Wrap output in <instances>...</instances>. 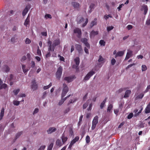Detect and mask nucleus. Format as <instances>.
Segmentation results:
<instances>
[{
    "instance_id": "f257e3e1",
    "label": "nucleus",
    "mask_w": 150,
    "mask_h": 150,
    "mask_svg": "<svg viewBox=\"0 0 150 150\" xmlns=\"http://www.w3.org/2000/svg\"><path fill=\"white\" fill-rule=\"evenodd\" d=\"M60 43V40L59 39H57L54 40L52 45V42L49 40L47 42L48 45L49 46L48 50L54 51L55 47L59 45Z\"/></svg>"
},
{
    "instance_id": "f03ea898",
    "label": "nucleus",
    "mask_w": 150,
    "mask_h": 150,
    "mask_svg": "<svg viewBox=\"0 0 150 150\" xmlns=\"http://www.w3.org/2000/svg\"><path fill=\"white\" fill-rule=\"evenodd\" d=\"M63 88L61 94L62 98H63L66 95L69 91V88L67 85L65 83L63 84Z\"/></svg>"
},
{
    "instance_id": "7ed1b4c3",
    "label": "nucleus",
    "mask_w": 150,
    "mask_h": 150,
    "mask_svg": "<svg viewBox=\"0 0 150 150\" xmlns=\"http://www.w3.org/2000/svg\"><path fill=\"white\" fill-rule=\"evenodd\" d=\"M63 68L61 66L58 67L56 74V78L58 80L60 79L62 73Z\"/></svg>"
},
{
    "instance_id": "20e7f679",
    "label": "nucleus",
    "mask_w": 150,
    "mask_h": 150,
    "mask_svg": "<svg viewBox=\"0 0 150 150\" xmlns=\"http://www.w3.org/2000/svg\"><path fill=\"white\" fill-rule=\"evenodd\" d=\"M98 122V116H96L94 118L92 122L91 129L92 130L95 129L96 127V125Z\"/></svg>"
},
{
    "instance_id": "39448f33",
    "label": "nucleus",
    "mask_w": 150,
    "mask_h": 150,
    "mask_svg": "<svg viewBox=\"0 0 150 150\" xmlns=\"http://www.w3.org/2000/svg\"><path fill=\"white\" fill-rule=\"evenodd\" d=\"M74 32L75 33L77 34V37L80 38L81 35V31L80 29L78 28H76L74 30Z\"/></svg>"
},
{
    "instance_id": "423d86ee",
    "label": "nucleus",
    "mask_w": 150,
    "mask_h": 150,
    "mask_svg": "<svg viewBox=\"0 0 150 150\" xmlns=\"http://www.w3.org/2000/svg\"><path fill=\"white\" fill-rule=\"evenodd\" d=\"M79 137H76L74 139H73L71 142L70 144L69 145L68 148L71 149L72 146L79 140Z\"/></svg>"
},
{
    "instance_id": "0eeeda50",
    "label": "nucleus",
    "mask_w": 150,
    "mask_h": 150,
    "mask_svg": "<svg viewBox=\"0 0 150 150\" xmlns=\"http://www.w3.org/2000/svg\"><path fill=\"white\" fill-rule=\"evenodd\" d=\"M95 74V72L93 71H91L89 72L85 76L84 80L85 81L88 80L93 75Z\"/></svg>"
},
{
    "instance_id": "6e6552de",
    "label": "nucleus",
    "mask_w": 150,
    "mask_h": 150,
    "mask_svg": "<svg viewBox=\"0 0 150 150\" xmlns=\"http://www.w3.org/2000/svg\"><path fill=\"white\" fill-rule=\"evenodd\" d=\"M31 6L30 4L27 5L22 12V15L23 16H25L30 8Z\"/></svg>"
},
{
    "instance_id": "1a4fd4ad",
    "label": "nucleus",
    "mask_w": 150,
    "mask_h": 150,
    "mask_svg": "<svg viewBox=\"0 0 150 150\" xmlns=\"http://www.w3.org/2000/svg\"><path fill=\"white\" fill-rule=\"evenodd\" d=\"M31 88L33 91L36 90L38 88V86L35 80H33L32 81Z\"/></svg>"
},
{
    "instance_id": "9d476101",
    "label": "nucleus",
    "mask_w": 150,
    "mask_h": 150,
    "mask_svg": "<svg viewBox=\"0 0 150 150\" xmlns=\"http://www.w3.org/2000/svg\"><path fill=\"white\" fill-rule=\"evenodd\" d=\"M81 41L88 49L90 48V45L87 42L88 39H87L85 38H83L81 39Z\"/></svg>"
},
{
    "instance_id": "9b49d317",
    "label": "nucleus",
    "mask_w": 150,
    "mask_h": 150,
    "mask_svg": "<svg viewBox=\"0 0 150 150\" xmlns=\"http://www.w3.org/2000/svg\"><path fill=\"white\" fill-rule=\"evenodd\" d=\"M2 70L3 71L7 73L10 71V68L8 66L5 64L2 67Z\"/></svg>"
},
{
    "instance_id": "f8f14e48",
    "label": "nucleus",
    "mask_w": 150,
    "mask_h": 150,
    "mask_svg": "<svg viewBox=\"0 0 150 150\" xmlns=\"http://www.w3.org/2000/svg\"><path fill=\"white\" fill-rule=\"evenodd\" d=\"M57 130V129L55 127H50L47 130V132L48 134H51L55 132Z\"/></svg>"
},
{
    "instance_id": "ddd939ff",
    "label": "nucleus",
    "mask_w": 150,
    "mask_h": 150,
    "mask_svg": "<svg viewBox=\"0 0 150 150\" xmlns=\"http://www.w3.org/2000/svg\"><path fill=\"white\" fill-rule=\"evenodd\" d=\"M75 78L74 76L66 77L64 78V80L68 82L69 83L72 82Z\"/></svg>"
},
{
    "instance_id": "4468645a",
    "label": "nucleus",
    "mask_w": 150,
    "mask_h": 150,
    "mask_svg": "<svg viewBox=\"0 0 150 150\" xmlns=\"http://www.w3.org/2000/svg\"><path fill=\"white\" fill-rule=\"evenodd\" d=\"M22 68L24 74L26 75L27 74V72L29 70V68L27 67L24 64H22Z\"/></svg>"
},
{
    "instance_id": "2eb2a0df",
    "label": "nucleus",
    "mask_w": 150,
    "mask_h": 150,
    "mask_svg": "<svg viewBox=\"0 0 150 150\" xmlns=\"http://www.w3.org/2000/svg\"><path fill=\"white\" fill-rule=\"evenodd\" d=\"M125 60H127L130 58L132 55V52L129 50H128Z\"/></svg>"
},
{
    "instance_id": "dca6fc26",
    "label": "nucleus",
    "mask_w": 150,
    "mask_h": 150,
    "mask_svg": "<svg viewBox=\"0 0 150 150\" xmlns=\"http://www.w3.org/2000/svg\"><path fill=\"white\" fill-rule=\"evenodd\" d=\"M30 17L29 15H28L26 19L25 20L24 25L26 27L29 25Z\"/></svg>"
},
{
    "instance_id": "f3484780",
    "label": "nucleus",
    "mask_w": 150,
    "mask_h": 150,
    "mask_svg": "<svg viewBox=\"0 0 150 150\" xmlns=\"http://www.w3.org/2000/svg\"><path fill=\"white\" fill-rule=\"evenodd\" d=\"M56 144L57 146L60 147L64 144V143L60 139H57L56 142Z\"/></svg>"
},
{
    "instance_id": "a211bd4d",
    "label": "nucleus",
    "mask_w": 150,
    "mask_h": 150,
    "mask_svg": "<svg viewBox=\"0 0 150 150\" xmlns=\"http://www.w3.org/2000/svg\"><path fill=\"white\" fill-rule=\"evenodd\" d=\"M125 52V50L118 52L115 55V57L116 58L117 57H121L124 54Z\"/></svg>"
},
{
    "instance_id": "6ab92c4d",
    "label": "nucleus",
    "mask_w": 150,
    "mask_h": 150,
    "mask_svg": "<svg viewBox=\"0 0 150 150\" xmlns=\"http://www.w3.org/2000/svg\"><path fill=\"white\" fill-rule=\"evenodd\" d=\"M142 10H144V13L145 15L147 13V11L148 10V7L147 6L145 5H143L142 6V8H141Z\"/></svg>"
},
{
    "instance_id": "aec40b11",
    "label": "nucleus",
    "mask_w": 150,
    "mask_h": 150,
    "mask_svg": "<svg viewBox=\"0 0 150 150\" xmlns=\"http://www.w3.org/2000/svg\"><path fill=\"white\" fill-rule=\"evenodd\" d=\"M75 46L76 49L78 50L79 53L82 51V47L81 45L79 44H76Z\"/></svg>"
},
{
    "instance_id": "412c9836",
    "label": "nucleus",
    "mask_w": 150,
    "mask_h": 150,
    "mask_svg": "<svg viewBox=\"0 0 150 150\" xmlns=\"http://www.w3.org/2000/svg\"><path fill=\"white\" fill-rule=\"evenodd\" d=\"M95 6V4H91L89 6V10L88 12L90 13L93 10Z\"/></svg>"
},
{
    "instance_id": "4be33fe9",
    "label": "nucleus",
    "mask_w": 150,
    "mask_h": 150,
    "mask_svg": "<svg viewBox=\"0 0 150 150\" xmlns=\"http://www.w3.org/2000/svg\"><path fill=\"white\" fill-rule=\"evenodd\" d=\"M145 113L146 114L150 112V103L147 105L145 110Z\"/></svg>"
},
{
    "instance_id": "5701e85b",
    "label": "nucleus",
    "mask_w": 150,
    "mask_h": 150,
    "mask_svg": "<svg viewBox=\"0 0 150 150\" xmlns=\"http://www.w3.org/2000/svg\"><path fill=\"white\" fill-rule=\"evenodd\" d=\"M61 139L62 141L64 144L67 141L68 139L67 137L66 136H65L64 134H63L62 136Z\"/></svg>"
},
{
    "instance_id": "b1692460",
    "label": "nucleus",
    "mask_w": 150,
    "mask_h": 150,
    "mask_svg": "<svg viewBox=\"0 0 150 150\" xmlns=\"http://www.w3.org/2000/svg\"><path fill=\"white\" fill-rule=\"evenodd\" d=\"M97 18H95L94 20L92 21L91 23L90 26L91 28L93 26L96 25L97 24Z\"/></svg>"
},
{
    "instance_id": "393cba45",
    "label": "nucleus",
    "mask_w": 150,
    "mask_h": 150,
    "mask_svg": "<svg viewBox=\"0 0 150 150\" xmlns=\"http://www.w3.org/2000/svg\"><path fill=\"white\" fill-rule=\"evenodd\" d=\"M72 5L74 8H78L80 6L79 4L75 2H73L72 3Z\"/></svg>"
},
{
    "instance_id": "a878e982",
    "label": "nucleus",
    "mask_w": 150,
    "mask_h": 150,
    "mask_svg": "<svg viewBox=\"0 0 150 150\" xmlns=\"http://www.w3.org/2000/svg\"><path fill=\"white\" fill-rule=\"evenodd\" d=\"M131 91L130 90H127L125 93V95L124 96V98L128 97L129 96V95L131 93Z\"/></svg>"
},
{
    "instance_id": "bb28decb",
    "label": "nucleus",
    "mask_w": 150,
    "mask_h": 150,
    "mask_svg": "<svg viewBox=\"0 0 150 150\" xmlns=\"http://www.w3.org/2000/svg\"><path fill=\"white\" fill-rule=\"evenodd\" d=\"M98 34L97 31H95L93 30L92 31L90 34V37L91 38L93 37L94 36L97 35Z\"/></svg>"
},
{
    "instance_id": "cd10ccee",
    "label": "nucleus",
    "mask_w": 150,
    "mask_h": 150,
    "mask_svg": "<svg viewBox=\"0 0 150 150\" xmlns=\"http://www.w3.org/2000/svg\"><path fill=\"white\" fill-rule=\"evenodd\" d=\"M4 108L3 107L1 110V113H0V120H1L2 118H3L4 116Z\"/></svg>"
},
{
    "instance_id": "c85d7f7f",
    "label": "nucleus",
    "mask_w": 150,
    "mask_h": 150,
    "mask_svg": "<svg viewBox=\"0 0 150 150\" xmlns=\"http://www.w3.org/2000/svg\"><path fill=\"white\" fill-rule=\"evenodd\" d=\"M107 100V98H106L105 99L103 100L102 102L101 103L100 105V108L101 109H103V108L104 107L105 103H106Z\"/></svg>"
},
{
    "instance_id": "c756f323",
    "label": "nucleus",
    "mask_w": 150,
    "mask_h": 150,
    "mask_svg": "<svg viewBox=\"0 0 150 150\" xmlns=\"http://www.w3.org/2000/svg\"><path fill=\"white\" fill-rule=\"evenodd\" d=\"M77 20L78 23L80 24L84 21V19L83 17H80L77 18Z\"/></svg>"
},
{
    "instance_id": "7c9ffc66",
    "label": "nucleus",
    "mask_w": 150,
    "mask_h": 150,
    "mask_svg": "<svg viewBox=\"0 0 150 150\" xmlns=\"http://www.w3.org/2000/svg\"><path fill=\"white\" fill-rule=\"evenodd\" d=\"M113 108V105L112 104H110L109 105L108 109L107 110V111L108 112H110L111 110Z\"/></svg>"
},
{
    "instance_id": "2f4dec72",
    "label": "nucleus",
    "mask_w": 150,
    "mask_h": 150,
    "mask_svg": "<svg viewBox=\"0 0 150 150\" xmlns=\"http://www.w3.org/2000/svg\"><path fill=\"white\" fill-rule=\"evenodd\" d=\"M74 60L77 66H78L79 64L80 59L79 58L77 57L74 59Z\"/></svg>"
},
{
    "instance_id": "473e14b6",
    "label": "nucleus",
    "mask_w": 150,
    "mask_h": 150,
    "mask_svg": "<svg viewBox=\"0 0 150 150\" xmlns=\"http://www.w3.org/2000/svg\"><path fill=\"white\" fill-rule=\"evenodd\" d=\"M104 59L103 57L100 55L99 57V58L98 59V62H101V63H103L104 62Z\"/></svg>"
},
{
    "instance_id": "72a5a7b5",
    "label": "nucleus",
    "mask_w": 150,
    "mask_h": 150,
    "mask_svg": "<svg viewBox=\"0 0 150 150\" xmlns=\"http://www.w3.org/2000/svg\"><path fill=\"white\" fill-rule=\"evenodd\" d=\"M7 85L5 83H3L0 86V90L3 88L6 89L7 88Z\"/></svg>"
},
{
    "instance_id": "f704fd0d",
    "label": "nucleus",
    "mask_w": 150,
    "mask_h": 150,
    "mask_svg": "<svg viewBox=\"0 0 150 150\" xmlns=\"http://www.w3.org/2000/svg\"><path fill=\"white\" fill-rule=\"evenodd\" d=\"M16 39L17 38L16 36L15 35L11 38V41L12 43H14L16 42Z\"/></svg>"
},
{
    "instance_id": "c9c22d12",
    "label": "nucleus",
    "mask_w": 150,
    "mask_h": 150,
    "mask_svg": "<svg viewBox=\"0 0 150 150\" xmlns=\"http://www.w3.org/2000/svg\"><path fill=\"white\" fill-rule=\"evenodd\" d=\"M20 101L16 100H14L13 101V104L15 105L18 106L20 104Z\"/></svg>"
},
{
    "instance_id": "e433bc0d",
    "label": "nucleus",
    "mask_w": 150,
    "mask_h": 150,
    "mask_svg": "<svg viewBox=\"0 0 150 150\" xmlns=\"http://www.w3.org/2000/svg\"><path fill=\"white\" fill-rule=\"evenodd\" d=\"M105 42L103 40H101L99 42V44L101 46H104L105 45Z\"/></svg>"
},
{
    "instance_id": "4c0bfd02",
    "label": "nucleus",
    "mask_w": 150,
    "mask_h": 150,
    "mask_svg": "<svg viewBox=\"0 0 150 150\" xmlns=\"http://www.w3.org/2000/svg\"><path fill=\"white\" fill-rule=\"evenodd\" d=\"M52 86V83H50L48 85L44 86L43 87V89L44 90L50 88Z\"/></svg>"
},
{
    "instance_id": "58836bf2",
    "label": "nucleus",
    "mask_w": 150,
    "mask_h": 150,
    "mask_svg": "<svg viewBox=\"0 0 150 150\" xmlns=\"http://www.w3.org/2000/svg\"><path fill=\"white\" fill-rule=\"evenodd\" d=\"M47 93L46 91H45L42 94V99H45L47 95Z\"/></svg>"
},
{
    "instance_id": "ea45409f",
    "label": "nucleus",
    "mask_w": 150,
    "mask_h": 150,
    "mask_svg": "<svg viewBox=\"0 0 150 150\" xmlns=\"http://www.w3.org/2000/svg\"><path fill=\"white\" fill-rule=\"evenodd\" d=\"M35 69H33V68L32 69H31L30 70L28 76H30V74H32L34 73L35 72Z\"/></svg>"
},
{
    "instance_id": "a19ab883",
    "label": "nucleus",
    "mask_w": 150,
    "mask_h": 150,
    "mask_svg": "<svg viewBox=\"0 0 150 150\" xmlns=\"http://www.w3.org/2000/svg\"><path fill=\"white\" fill-rule=\"evenodd\" d=\"M20 91V89H19V88H18L17 89H16V90H14L13 91V92L14 93V94L15 95H17V94H18V93H19V92Z\"/></svg>"
},
{
    "instance_id": "79ce46f5",
    "label": "nucleus",
    "mask_w": 150,
    "mask_h": 150,
    "mask_svg": "<svg viewBox=\"0 0 150 150\" xmlns=\"http://www.w3.org/2000/svg\"><path fill=\"white\" fill-rule=\"evenodd\" d=\"M86 142L87 143H88L90 142V138L89 136L87 135L86 138Z\"/></svg>"
},
{
    "instance_id": "37998d69",
    "label": "nucleus",
    "mask_w": 150,
    "mask_h": 150,
    "mask_svg": "<svg viewBox=\"0 0 150 150\" xmlns=\"http://www.w3.org/2000/svg\"><path fill=\"white\" fill-rule=\"evenodd\" d=\"M53 146V143H51L49 145L47 150H52V148Z\"/></svg>"
},
{
    "instance_id": "c03bdc74",
    "label": "nucleus",
    "mask_w": 150,
    "mask_h": 150,
    "mask_svg": "<svg viewBox=\"0 0 150 150\" xmlns=\"http://www.w3.org/2000/svg\"><path fill=\"white\" fill-rule=\"evenodd\" d=\"M147 69L146 66L145 65H142V71H146Z\"/></svg>"
},
{
    "instance_id": "a18cd8bd",
    "label": "nucleus",
    "mask_w": 150,
    "mask_h": 150,
    "mask_svg": "<svg viewBox=\"0 0 150 150\" xmlns=\"http://www.w3.org/2000/svg\"><path fill=\"white\" fill-rule=\"evenodd\" d=\"M70 110V108L69 107L66 109H65L64 111V114H66L68 113Z\"/></svg>"
},
{
    "instance_id": "49530a36",
    "label": "nucleus",
    "mask_w": 150,
    "mask_h": 150,
    "mask_svg": "<svg viewBox=\"0 0 150 150\" xmlns=\"http://www.w3.org/2000/svg\"><path fill=\"white\" fill-rule=\"evenodd\" d=\"M64 102V100L62 99V98L61 99V100H60L59 101V102H58V105H61Z\"/></svg>"
},
{
    "instance_id": "de8ad7c7",
    "label": "nucleus",
    "mask_w": 150,
    "mask_h": 150,
    "mask_svg": "<svg viewBox=\"0 0 150 150\" xmlns=\"http://www.w3.org/2000/svg\"><path fill=\"white\" fill-rule=\"evenodd\" d=\"M69 133L70 135H73V132L72 128H70L69 130Z\"/></svg>"
},
{
    "instance_id": "09e8293b",
    "label": "nucleus",
    "mask_w": 150,
    "mask_h": 150,
    "mask_svg": "<svg viewBox=\"0 0 150 150\" xmlns=\"http://www.w3.org/2000/svg\"><path fill=\"white\" fill-rule=\"evenodd\" d=\"M146 24L147 25H149L150 24V16H149V17L147 19Z\"/></svg>"
},
{
    "instance_id": "8fccbe9b",
    "label": "nucleus",
    "mask_w": 150,
    "mask_h": 150,
    "mask_svg": "<svg viewBox=\"0 0 150 150\" xmlns=\"http://www.w3.org/2000/svg\"><path fill=\"white\" fill-rule=\"evenodd\" d=\"M114 28V27L112 26H108L107 28V30L108 32H109L112 30Z\"/></svg>"
},
{
    "instance_id": "3c124183",
    "label": "nucleus",
    "mask_w": 150,
    "mask_h": 150,
    "mask_svg": "<svg viewBox=\"0 0 150 150\" xmlns=\"http://www.w3.org/2000/svg\"><path fill=\"white\" fill-rule=\"evenodd\" d=\"M22 134V132H19L17 133L16 136V139H17L18 137H19L21 136Z\"/></svg>"
},
{
    "instance_id": "603ef678",
    "label": "nucleus",
    "mask_w": 150,
    "mask_h": 150,
    "mask_svg": "<svg viewBox=\"0 0 150 150\" xmlns=\"http://www.w3.org/2000/svg\"><path fill=\"white\" fill-rule=\"evenodd\" d=\"M25 42L26 44H29L30 43L31 41L29 38H26L25 39Z\"/></svg>"
},
{
    "instance_id": "864d4df0",
    "label": "nucleus",
    "mask_w": 150,
    "mask_h": 150,
    "mask_svg": "<svg viewBox=\"0 0 150 150\" xmlns=\"http://www.w3.org/2000/svg\"><path fill=\"white\" fill-rule=\"evenodd\" d=\"M45 17L46 19H47L48 18H51L52 16L50 14H47L45 15Z\"/></svg>"
},
{
    "instance_id": "5fc2aeb1",
    "label": "nucleus",
    "mask_w": 150,
    "mask_h": 150,
    "mask_svg": "<svg viewBox=\"0 0 150 150\" xmlns=\"http://www.w3.org/2000/svg\"><path fill=\"white\" fill-rule=\"evenodd\" d=\"M14 76L12 74H11L9 76V77L8 78V79L9 81L13 80V79Z\"/></svg>"
},
{
    "instance_id": "6e6d98bb",
    "label": "nucleus",
    "mask_w": 150,
    "mask_h": 150,
    "mask_svg": "<svg viewBox=\"0 0 150 150\" xmlns=\"http://www.w3.org/2000/svg\"><path fill=\"white\" fill-rule=\"evenodd\" d=\"M135 64L133 63L131 64H130L126 68V69L127 70L130 67H131L132 66L135 65Z\"/></svg>"
},
{
    "instance_id": "4d7b16f0",
    "label": "nucleus",
    "mask_w": 150,
    "mask_h": 150,
    "mask_svg": "<svg viewBox=\"0 0 150 150\" xmlns=\"http://www.w3.org/2000/svg\"><path fill=\"white\" fill-rule=\"evenodd\" d=\"M133 113H131L128 115L127 118L128 119H130L133 117Z\"/></svg>"
},
{
    "instance_id": "13d9d810",
    "label": "nucleus",
    "mask_w": 150,
    "mask_h": 150,
    "mask_svg": "<svg viewBox=\"0 0 150 150\" xmlns=\"http://www.w3.org/2000/svg\"><path fill=\"white\" fill-rule=\"evenodd\" d=\"M39 112V109L38 108H36L34 110L33 112V114L35 115L37 113Z\"/></svg>"
},
{
    "instance_id": "bf43d9fd",
    "label": "nucleus",
    "mask_w": 150,
    "mask_h": 150,
    "mask_svg": "<svg viewBox=\"0 0 150 150\" xmlns=\"http://www.w3.org/2000/svg\"><path fill=\"white\" fill-rule=\"evenodd\" d=\"M150 89V84L149 85L147 86L146 90L144 91V93H146L148 92L149 90Z\"/></svg>"
},
{
    "instance_id": "052dcab7",
    "label": "nucleus",
    "mask_w": 150,
    "mask_h": 150,
    "mask_svg": "<svg viewBox=\"0 0 150 150\" xmlns=\"http://www.w3.org/2000/svg\"><path fill=\"white\" fill-rule=\"evenodd\" d=\"M58 57H59V59L60 61L64 62V59L63 57L58 55Z\"/></svg>"
},
{
    "instance_id": "680f3d73",
    "label": "nucleus",
    "mask_w": 150,
    "mask_h": 150,
    "mask_svg": "<svg viewBox=\"0 0 150 150\" xmlns=\"http://www.w3.org/2000/svg\"><path fill=\"white\" fill-rule=\"evenodd\" d=\"M30 65L31 67L33 68L35 66V62L33 61H32L30 63Z\"/></svg>"
},
{
    "instance_id": "e2e57ef3",
    "label": "nucleus",
    "mask_w": 150,
    "mask_h": 150,
    "mask_svg": "<svg viewBox=\"0 0 150 150\" xmlns=\"http://www.w3.org/2000/svg\"><path fill=\"white\" fill-rule=\"evenodd\" d=\"M116 62V60L115 59L113 58L111 60V63L112 65H114Z\"/></svg>"
},
{
    "instance_id": "0e129e2a",
    "label": "nucleus",
    "mask_w": 150,
    "mask_h": 150,
    "mask_svg": "<svg viewBox=\"0 0 150 150\" xmlns=\"http://www.w3.org/2000/svg\"><path fill=\"white\" fill-rule=\"evenodd\" d=\"M88 18H86V21H85V23H84L83 24V25H82V26L83 27H84L85 25H86V24L88 23Z\"/></svg>"
},
{
    "instance_id": "69168bd1",
    "label": "nucleus",
    "mask_w": 150,
    "mask_h": 150,
    "mask_svg": "<svg viewBox=\"0 0 150 150\" xmlns=\"http://www.w3.org/2000/svg\"><path fill=\"white\" fill-rule=\"evenodd\" d=\"M37 54L38 55H40L41 54V51L39 49L38 47L37 51Z\"/></svg>"
},
{
    "instance_id": "338daca9",
    "label": "nucleus",
    "mask_w": 150,
    "mask_h": 150,
    "mask_svg": "<svg viewBox=\"0 0 150 150\" xmlns=\"http://www.w3.org/2000/svg\"><path fill=\"white\" fill-rule=\"evenodd\" d=\"M45 148V146L43 145L41 146L38 150H44Z\"/></svg>"
},
{
    "instance_id": "774afa93",
    "label": "nucleus",
    "mask_w": 150,
    "mask_h": 150,
    "mask_svg": "<svg viewBox=\"0 0 150 150\" xmlns=\"http://www.w3.org/2000/svg\"><path fill=\"white\" fill-rule=\"evenodd\" d=\"M127 29H128V30H130V29H131L132 28V26L131 25H128L127 26Z\"/></svg>"
}]
</instances>
